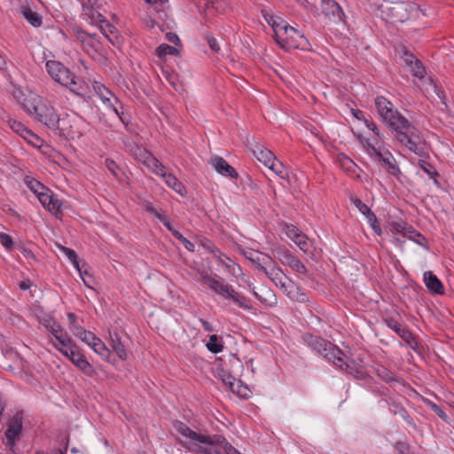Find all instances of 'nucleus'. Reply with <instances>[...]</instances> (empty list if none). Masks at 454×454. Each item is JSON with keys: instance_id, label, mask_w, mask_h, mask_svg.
Wrapping results in <instances>:
<instances>
[{"instance_id": "338daca9", "label": "nucleus", "mask_w": 454, "mask_h": 454, "mask_svg": "<svg viewBox=\"0 0 454 454\" xmlns=\"http://www.w3.org/2000/svg\"><path fill=\"white\" fill-rule=\"evenodd\" d=\"M158 219L164 224V226L172 233L174 236V232L178 231L173 226L171 222L168 220V216L164 214L161 215H158Z\"/></svg>"}, {"instance_id": "7ed1b4c3", "label": "nucleus", "mask_w": 454, "mask_h": 454, "mask_svg": "<svg viewBox=\"0 0 454 454\" xmlns=\"http://www.w3.org/2000/svg\"><path fill=\"white\" fill-rule=\"evenodd\" d=\"M380 9L382 18L390 23L404 22L411 15L418 17L421 12L417 4L409 1L385 0Z\"/></svg>"}, {"instance_id": "a18cd8bd", "label": "nucleus", "mask_w": 454, "mask_h": 454, "mask_svg": "<svg viewBox=\"0 0 454 454\" xmlns=\"http://www.w3.org/2000/svg\"><path fill=\"white\" fill-rule=\"evenodd\" d=\"M61 206V201L55 198L53 195L51 198V201L49 203V206H47L46 209L50 211L52 215L58 216L59 214L62 213Z\"/></svg>"}, {"instance_id": "864d4df0", "label": "nucleus", "mask_w": 454, "mask_h": 454, "mask_svg": "<svg viewBox=\"0 0 454 454\" xmlns=\"http://www.w3.org/2000/svg\"><path fill=\"white\" fill-rule=\"evenodd\" d=\"M36 196H37L39 201L42 203V205L46 208L47 206H49V203L51 201V198H52L53 194L49 190V191H42Z\"/></svg>"}, {"instance_id": "e2e57ef3", "label": "nucleus", "mask_w": 454, "mask_h": 454, "mask_svg": "<svg viewBox=\"0 0 454 454\" xmlns=\"http://www.w3.org/2000/svg\"><path fill=\"white\" fill-rule=\"evenodd\" d=\"M408 238L412 239L417 244H419L422 247L427 246V239L422 234H420L419 232H418L416 231H415V233H412V234L410 233Z\"/></svg>"}, {"instance_id": "79ce46f5", "label": "nucleus", "mask_w": 454, "mask_h": 454, "mask_svg": "<svg viewBox=\"0 0 454 454\" xmlns=\"http://www.w3.org/2000/svg\"><path fill=\"white\" fill-rule=\"evenodd\" d=\"M61 249L63 250V252L65 253L67 257L72 262V263L74 265V267L78 270L80 275H82V270L79 265L76 252L71 248L65 247H62Z\"/></svg>"}, {"instance_id": "052dcab7", "label": "nucleus", "mask_w": 454, "mask_h": 454, "mask_svg": "<svg viewBox=\"0 0 454 454\" xmlns=\"http://www.w3.org/2000/svg\"><path fill=\"white\" fill-rule=\"evenodd\" d=\"M339 160L341 167L346 168L347 171H353V168L356 167L355 162L347 156L342 155Z\"/></svg>"}, {"instance_id": "3c124183", "label": "nucleus", "mask_w": 454, "mask_h": 454, "mask_svg": "<svg viewBox=\"0 0 454 454\" xmlns=\"http://www.w3.org/2000/svg\"><path fill=\"white\" fill-rule=\"evenodd\" d=\"M22 137L26 139L29 144L35 146H40L39 143H42L41 138L30 129L26 131L25 135L22 136Z\"/></svg>"}, {"instance_id": "58836bf2", "label": "nucleus", "mask_w": 454, "mask_h": 454, "mask_svg": "<svg viewBox=\"0 0 454 454\" xmlns=\"http://www.w3.org/2000/svg\"><path fill=\"white\" fill-rule=\"evenodd\" d=\"M403 341L412 349L416 350L418 346V341L413 335V333L409 330L405 329L400 335Z\"/></svg>"}, {"instance_id": "4be33fe9", "label": "nucleus", "mask_w": 454, "mask_h": 454, "mask_svg": "<svg viewBox=\"0 0 454 454\" xmlns=\"http://www.w3.org/2000/svg\"><path fill=\"white\" fill-rule=\"evenodd\" d=\"M160 176L164 179L165 184L178 194L184 196L186 193L184 185L172 173H168L165 170Z\"/></svg>"}, {"instance_id": "774afa93", "label": "nucleus", "mask_w": 454, "mask_h": 454, "mask_svg": "<svg viewBox=\"0 0 454 454\" xmlns=\"http://www.w3.org/2000/svg\"><path fill=\"white\" fill-rule=\"evenodd\" d=\"M402 59L404 63L408 66L413 64L418 59L412 53L408 51L406 49L403 50Z\"/></svg>"}, {"instance_id": "69168bd1", "label": "nucleus", "mask_w": 454, "mask_h": 454, "mask_svg": "<svg viewBox=\"0 0 454 454\" xmlns=\"http://www.w3.org/2000/svg\"><path fill=\"white\" fill-rule=\"evenodd\" d=\"M73 34L76 37V39L81 41L82 43H83L86 37H88L89 35L88 32L84 31L82 28L79 27H73Z\"/></svg>"}, {"instance_id": "603ef678", "label": "nucleus", "mask_w": 454, "mask_h": 454, "mask_svg": "<svg viewBox=\"0 0 454 454\" xmlns=\"http://www.w3.org/2000/svg\"><path fill=\"white\" fill-rule=\"evenodd\" d=\"M174 237L178 239L184 247L190 252H193L195 246L192 242L188 240L184 236H183L179 231L174 232Z\"/></svg>"}, {"instance_id": "37998d69", "label": "nucleus", "mask_w": 454, "mask_h": 454, "mask_svg": "<svg viewBox=\"0 0 454 454\" xmlns=\"http://www.w3.org/2000/svg\"><path fill=\"white\" fill-rule=\"evenodd\" d=\"M393 230L403 236L408 237L409 234L415 233V230L411 226H408L404 223H394L392 224Z\"/></svg>"}, {"instance_id": "13d9d810", "label": "nucleus", "mask_w": 454, "mask_h": 454, "mask_svg": "<svg viewBox=\"0 0 454 454\" xmlns=\"http://www.w3.org/2000/svg\"><path fill=\"white\" fill-rule=\"evenodd\" d=\"M395 449L397 454H410L411 446L406 442L397 441L395 444Z\"/></svg>"}, {"instance_id": "c756f323", "label": "nucleus", "mask_w": 454, "mask_h": 454, "mask_svg": "<svg viewBox=\"0 0 454 454\" xmlns=\"http://www.w3.org/2000/svg\"><path fill=\"white\" fill-rule=\"evenodd\" d=\"M273 256L281 262L282 264H287L294 256L287 248L278 247L272 250Z\"/></svg>"}, {"instance_id": "cd10ccee", "label": "nucleus", "mask_w": 454, "mask_h": 454, "mask_svg": "<svg viewBox=\"0 0 454 454\" xmlns=\"http://www.w3.org/2000/svg\"><path fill=\"white\" fill-rule=\"evenodd\" d=\"M388 410L393 415L399 416L410 425L412 424V419H411L408 411L400 403L394 401L390 402L388 403Z\"/></svg>"}, {"instance_id": "9b49d317", "label": "nucleus", "mask_w": 454, "mask_h": 454, "mask_svg": "<svg viewBox=\"0 0 454 454\" xmlns=\"http://www.w3.org/2000/svg\"><path fill=\"white\" fill-rule=\"evenodd\" d=\"M351 201L356 207V208L367 218L373 231L377 235H381L382 231L380 225L375 214L371 210V208L358 198H351Z\"/></svg>"}, {"instance_id": "a211bd4d", "label": "nucleus", "mask_w": 454, "mask_h": 454, "mask_svg": "<svg viewBox=\"0 0 454 454\" xmlns=\"http://www.w3.org/2000/svg\"><path fill=\"white\" fill-rule=\"evenodd\" d=\"M424 282L427 288L434 294H442L444 287L441 280L432 271H426L424 273Z\"/></svg>"}, {"instance_id": "393cba45", "label": "nucleus", "mask_w": 454, "mask_h": 454, "mask_svg": "<svg viewBox=\"0 0 454 454\" xmlns=\"http://www.w3.org/2000/svg\"><path fill=\"white\" fill-rule=\"evenodd\" d=\"M20 13L35 27L42 25V16L34 12L29 6H21Z\"/></svg>"}, {"instance_id": "5fc2aeb1", "label": "nucleus", "mask_w": 454, "mask_h": 454, "mask_svg": "<svg viewBox=\"0 0 454 454\" xmlns=\"http://www.w3.org/2000/svg\"><path fill=\"white\" fill-rule=\"evenodd\" d=\"M105 165L113 176L119 178V171H121V169L114 160L109 158L106 159Z\"/></svg>"}, {"instance_id": "412c9836", "label": "nucleus", "mask_w": 454, "mask_h": 454, "mask_svg": "<svg viewBox=\"0 0 454 454\" xmlns=\"http://www.w3.org/2000/svg\"><path fill=\"white\" fill-rule=\"evenodd\" d=\"M110 334V345L113 348V350L117 354V356L121 360L127 359V351L125 348V346L121 340V337L117 331L109 332Z\"/></svg>"}, {"instance_id": "4c0bfd02", "label": "nucleus", "mask_w": 454, "mask_h": 454, "mask_svg": "<svg viewBox=\"0 0 454 454\" xmlns=\"http://www.w3.org/2000/svg\"><path fill=\"white\" fill-rule=\"evenodd\" d=\"M235 304H237L239 307L246 309H251L252 304L250 301L244 296L243 294L236 292L232 298L231 299Z\"/></svg>"}, {"instance_id": "2eb2a0df", "label": "nucleus", "mask_w": 454, "mask_h": 454, "mask_svg": "<svg viewBox=\"0 0 454 454\" xmlns=\"http://www.w3.org/2000/svg\"><path fill=\"white\" fill-rule=\"evenodd\" d=\"M211 164L221 175L237 179L238 172L223 158L215 156L211 160Z\"/></svg>"}, {"instance_id": "0eeeda50", "label": "nucleus", "mask_w": 454, "mask_h": 454, "mask_svg": "<svg viewBox=\"0 0 454 454\" xmlns=\"http://www.w3.org/2000/svg\"><path fill=\"white\" fill-rule=\"evenodd\" d=\"M371 150L374 154L372 159L380 163L390 175L397 176L401 174L398 165L388 150L386 149L382 151L380 148H371Z\"/></svg>"}, {"instance_id": "5701e85b", "label": "nucleus", "mask_w": 454, "mask_h": 454, "mask_svg": "<svg viewBox=\"0 0 454 454\" xmlns=\"http://www.w3.org/2000/svg\"><path fill=\"white\" fill-rule=\"evenodd\" d=\"M126 148L128 152L134 157L135 160H137L139 162H142L143 164H145V162L147 160V157L151 154L149 151L141 146H138L135 143H128L126 145Z\"/></svg>"}, {"instance_id": "1a4fd4ad", "label": "nucleus", "mask_w": 454, "mask_h": 454, "mask_svg": "<svg viewBox=\"0 0 454 454\" xmlns=\"http://www.w3.org/2000/svg\"><path fill=\"white\" fill-rule=\"evenodd\" d=\"M22 412H17L7 422V429L4 433L7 442L6 445L13 446L15 441L22 431Z\"/></svg>"}, {"instance_id": "09e8293b", "label": "nucleus", "mask_w": 454, "mask_h": 454, "mask_svg": "<svg viewBox=\"0 0 454 454\" xmlns=\"http://www.w3.org/2000/svg\"><path fill=\"white\" fill-rule=\"evenodd\" d=\"M262 15L263 16L267 23L272 27L274 32L275 28H278L283 23V21L278 22L275 17L272 14L269 13L268 11L266 10H262Z\"/></svg>"}, {"instance_id": "423d86ee", "label": "nucleus", "mask_w": 454, "mask_h": 454, "mask_svg": "<svg viewBox=\"0 0 454 454\" xmlns=\"http://www.w3.org/2000/svg\"><path fill=\"white\" fill-rule=\"evenodd\" d=\"M275 41L282 48H298V39H303V35L294 27L282 23L278 28H275Z\"/></svg>"}, {"instance_id": "ddd939ff", "label": "nucleus", "mask_w": 454, "mask_h": 454, "mask_svg": "<svg viewBox=\"0 0 454 454\" xmlns=\"http://www.w3.org/2000/svg\"><path fill=\"white\" fill-rule=\"evenodd\" d=\"M71 362L78 367L86 376L93 378L97 375L96 370L89 363L82 352L78 348L77 351H70Z\"/></svg>"}, {"instance_id": "680f3d73", "label": "nucleus", "mask_w": 454, "mask_h": 454, "mask_svg": "<svg viewBox=\"0 0 454 454\" xmlns=\"http://www.w3.org/2000/svg\"><path fill=\"white\" fill-rule=\"evenodd\" d=\"M97 336L90 331H87L85 330L83 333H82V335L80 336V339L87 343L89 346H91V344L97 340Z\"/></svg>"}, {"instance_id": "f03ea898", "label": "nucleus", "mask_w": 454, "mask_h": 454, "mask_svg": "<svg viewBox=\"0 0 454 454\" xmlns=\"http://www.w3.org/2000/svg\"><path fill=\"white\" fill-rule=\"evenodd\" d=\"M25 112L47 128L57 130L59 129V115L51 103L39 96L26 98L21 103Z\"/></svg>"}, {"instance_id": "39448f33", "label": "nucleus", "mask_w": 454, "mask_h": 454, "mask_svg": "<svg viewBox=\"0 0 454 454\" xmlns=\"http://www.w3.org/2000/svg\"><path fill=\"white\" fill-rule=\"evenodd\" d=\"M50 76L60 85L67 87L70 91L81 95L80 87L76 82V76L69 68L61 62L56 60H48L45 65Z\"/></svg>"}, {"instance_id": "49530a36", "label": "nucleus", "mask_w": 454, "mask_h": 454, "mask_svg": "<svg viewBox=\"0 0 454 454\" xmlns=\"http://www.w3.org/2000/svg\"><path fill=\"white\" fill-rule=\"evenodd\" d=\"M219 377L223 383L229 387H233V385L236 381V378L231 374V372L222 370V372L219 373Z\"/></svg>"}, {"instance_id": "20e7f679", "label": "nucleus", "mask_w": 454, "mask_h": 454, "mask_svg": "<svg viewBox=\"0 0 454 454\" xmlns=\"http://www.w3.org/2000/svg\"><path fill=\"white\" fill-rule=\"evenodd\" d=\"M302 339L308 346L337 367L343 369V365L348 366L343 359L344 353L342 350L331 341L311 333L303 334Z\"/></svg>"}, {"instance_id": "f704fd0d", "label": "nucleus", "mask_w": 454, "mask_h": 454, "mask_svg": "<svg viewBox=\"0 0 454 454\" xmlns=\"http://www.w3.org/2000/svg\"><path fill=\"white\" fill-rule=\"evenodd\" d=\"M385 324L392 329L398 336L406 329L401 323H399L393 317H387L384 318Z\"/></svg>"}, {"instance_id": "2f4dec72", "label": "nucleus", "mask_w": 454, "mask_h": 454, "mask_svg": "<svg viewBox=\"0 0 454 454\" xmlns=\"http://www.w3.org/2000/svg\"><path fill=\"white\" fill-rule=\"evenodd\" d=\"M156 54L160 59H163L167 55L177 56L179 55V50L167 43H162L157 47Z\"/></svg>"}, {"instance_id": "4468645a", "label": "nucleus", "mask_w": 454, "mask_h": 454, "mask_svg": "<svg viewBox=\"0 0 454 454\" xmlns=\"http://www.w3.org/2000/svg\"><path fill=\"white\" fill-rule=\"evenodd\" d=\"M322 10L326 16L333 19L334 21H343L345 19L343 10L334 0H323Z\"/></svg>"}, {"instance_id": "c85d7f7f", "label": "nucleus", "mask_w": 454, "mask_h": 454, "mask_svg": "<svg viewBox=\"0 0 454 454\" xmlns=\"http://www.w3.org/2000/svg\"><path fill=\"white\" fill-rule=\"evenodd\" d=\"M153 173L161 176L166 170V167L161 164L159 160L154 157L152 153L147 157L146 161L144 164Z\"/></svg>"}, {"instance_id": "7c9ffc66", "label": "nucleus", "mask_w": 454, "mask_h": 454, "mask_svg": "<svg viewBox=\"0 0 454 454\" xmlns=\"http://www.w3.org/2000/svg\"><path fill=\"white\" fill-rule=\"evenodd\" d=\"M207 348L210 352L214 354L220 353L223 349L222 338L218 337L216 334L210 335L209 340L207 343Z\"/></svg>"}, {"instance_id": "aec40b11", "label": "nucleus", "mask_w": 454, "mask_h": 454, "mask_svg": "<svg viewBox=\"0 0 454 454\" xmlns=\"http://www.w3.org/2000/svg\"><path fill=\"white\" fill-rule=\"evenodd\" d=\"M411 71L412 73V75L418 77L420 81L427 80L429 82L430 85L433 86L434 90L439 95L438 93V87L432 77L426 78V69L423 66L422 62L419 59H416L413 64L410 65Z\"/></svg>"}, {"instance_id": "c9c22d12", "label": "nucleus", "mask_w": 454, "mask_h": 454, "mask_svg": "<svg viewBox=\"0 0 454 454\" xmlns=\"http://www.w3.org/2000/svg\"><path fill=\"white\" fill-rule=\"evenodd\" d=\"M90 347L97 354L102 357L108 358L110 350L106 347L105 343L99 338H97V340H95Z\"/></svg>"}, {"instance_id": "0e129e2a", "label": "nucleus", "mask_w": 454, "mask_h": 454, "mask_svg": "<svg viewBox=\"0 0 454 454\" xmlns=\"http://www.w3.org/2000/svg\"><path fill=\"white\" fill-rule=\"evenodd\" d=\"M364 124L370 130H372L379 137V139L382 140L384 138L378 126L372 121L364 119Z\"/></svg>"}, {"instance_id": "c03bdc74", "label": "nucleus", "mask_w": 454, "mask_h": 454, "mask_svg": "<svg viewBox=\"0 0 454 454\" xmlns=\"http://www.w3.org/2000/svg\"><path fill=\"white\" fill-rule=\"evenodd\" d=\"M8 125L14 132L21 137L24 136L26 131L28 130V129L23 123L13 119L8 120Z\"/></svg>"}, {"instance_id": "bf43d9fd", "label": "nucleus", "mask_w": 454, "mask_h": 454, "mask_svg": "<svg viewBox=\"0 0 454 454\" xmlns=\"http://www.w3.org/2000/svg\"><path fill=\"white\" fill-rule=\"evenodd\" d=\"M0 243L7 249H12L14 246L12 238L4 232H0Z\"/></svg>"}, {"instance_id": "ea45409f", "label": "nucleus", "mask_w": 454, "mask_h": 454, "mask_svg": "<svg viewBox=\"0 0 454 454\" xmlns=\"http://www.w3.org/2000/svg\"><path fill=\"white\" fill-rule=\"evenodd\" d=\"M43 325L45 328L51 333V334L56 337L59 335V331H62L61 325L56 322L53 318L44 319Z\"/></svg>"}, {"instance_id": "b1692460", "label": "nucleus", "mask_w": 454, "mask_h": 454, "mask_svg": "<svg viewBox=\"0 0 454 454\" xmlns=\"http://www.w3.org/2000/svg\"><path fill=\"white\" fill-rule=\"evenodd\" d=\"M375 373L383 381L388 384L402 383V379L395 376L389 369L383 365H378L375 368Z\"/></svg>"}, {"instance_id": "bb28decb", "label": "nucleus", "mask_w": 454, "mask_h": 454, "mask_svg": "<svg viewBox=\"0 0 454 454\" xmlns=\"http://www.w3.org/2000/svg\"><path fill=\"white\" fill-rule=\"evenodd\" d=\"M90 6H88L86 4H82L83 12L86 16L91 20L92 23H102L105 21V17L99 13L96 9L95 6L98 8L99 5L98 4V1L96 2V4H89Z\"/></svg>"}, {"instance_id": "de8ad7c7", "label": "nucleus", "mask_w": 454, "mask_h": 454, "mask_svg": "<svg viewBox=\"0 0 454 454\" xmlns=\"http://www.w3.org/2000/svg\"><path fill=\"white\" fill-rule=\"evenodd\" d=\"M419 166L430 176V177H435L438 176L439 174L435 170V168L427 160H419Z\"/></svg>"}, {"instance_id": "8fccbe9b", "label": "nucleus", "mask_w": 454, "mask_h": 454, "mask_svg": "<svg viewBox=\"0 0 454 454\" xmlns=\"http://www.w3.org/2000/svg\"><path fill=\"white\" fill-rule=\"evenodd\" d=\"M207 439L208 442H200L201 443H206L209 445H219L223 446V443L227 441L226 438L223 435L215 434L214 436L203 435Z\"/></svg>"}, {"instance_id": "a878e982", "label": "nucleus", "mask_w": 454, "mask_h": 454, "mask_svg": "<svg viewBox=\"0 0 454 454\" xmlns=\"http://www.w3.org/2000/svg\"><path fill=\"white\" fill-rule=\"evenodd\" d=\"M94 89L105 104L113 106V103L119 102L118 98L112 93V91L103 84H97Z\"/></svg>"}, {"instance_id": "a19ab883", "label": "nucleus", "mask_w": 454, "mask_h": 454, "mask_svg": "<svg viewBox=\"0 0 454 454\" xmlns=\"http://www.w3.org/2000/svg\"><path fill=\"white\" fill-rule=\"evenodd\" d=\"M304 253H309L310 244L305 234L294 236L293 240Z\"/></svg>"}, {"instance_id": "f8f14e48", "label": "nucleus", "mask_w": 454, "mask_h": 454, "mask_svg": "<svg viewBox=\"0 0 454 454\" xmlns=\"http://www.w3.org/2000/svg\"><path fill=\"white\" fill-rule=\"evenodd\" d=\"M200 280L221 297L223 296L224 293H227L228 284L224 283L216 274L209 275L204 271L200 272Z\"/></svg>"}, {"instance_id": "72a5a7b5", "label": "nucleus", "mask_w": 454, "mask_h": 454, "mask_svg": "<svg viewBox=\"0 0 454 454\" xmlns=\"http://www.w3.org/2000/svg\"><path fill=\"white\" fill-rule=\"evenodd\" d=\"M230 390L233 394L243 398L248 397L251 392L250 389L246 385H244L239 380L235 381L233 387H231Z\"/></svg>"}, {"instance_id": "4d7b16f0", "label": "nucleus", "mask_w": 454, "mask_h": 454, "mask_svg": "<svg viewBox=\"0 0 454 454\" xmlns=\"http://www.w3.org/2000/svg\"><path fill=\"white\" fill-rule=\"evenodd\" d=\"M204 39L207 42L209 48L214 52H218L219 51L220 47H219L215 38L209 32H206L204 34Z\"/></svg>"}, {"instance_id": "f3484780", "label": "nucleus", "mask_w": 454, "mask_h": 454, "mask_svg": "<svg viewBox=\"0 0 454 454\" xmlns=\"http://www.w3.org/2000/svg\"><path fill=\"white\" fill-rule=\"evenodd\" d=\"M174 428L181 434L183 436L190 438L191 440L196 442H208L207 438H205L202 434H197L195 431L192 430L185 423L176 420L173 422Z\"/></svg>"}, {"instance_id": "9d476101", "label": "nucleus", "mask_w": 454, "mask_h": 454, "mask_svg": "<svg viewBox=\"0 0 454 454\" xmlns=\"http://www.w3.org/2000/svg\"><path fill=\"white\" fill-rule=\"evenodd\" d=\"M245 257L249 260L262 273L266 272L268 267L273 265V260L270 256L262 254L258 251L249 250L244 252Z\"/></svg>"}, {"instance_id": "f257e3e1", "label": "nucleus", "mask_w": 454, "mask_h": 454, "mask_svg": "<svg viewBox=\"0 0 454 454\" xmlns=\"http://www.w3.org/2000/svg\"><path fill=\"white\" fill-rule=\"evenodd\" d=\"M375 106L382 121L395 132V137L402 145L420 157L427 155L426 142L420 131L394 109L388 99L378 96L375 98Z\"/></svg>"}, {"instance_id": "e433bc0d", "label": "nucleus", "mask_w": 454, "mask_h": 454, "mask_svg": "<svg viewBox=\"0 0 454 454\" xmlns=\"http://www.w3.org/2000/svg\"><path fill=\"white\" fill-rule=\"evenodd\" d=\"M286 265H288L290 268H292L294 270H295L299 274H302V275L308 274V270H307L306 266L296 256H294Z\"/></svg>"}, {"instance_id": "6e6d98bb", "label": "nucleus", "mask_w": 454, "mask_h": 454, "mask_svg": "<svg viewBox=\"0 0 454 454\" xmlns=\"http://www.w3.org/2000/svg\"><path fill=\"white\" fill-rule=\"evenodd\" d=\"M57 341L62 346H69L73 344L72 339L68 336L67 333H65L63 330L59 331V335L55 337Z\"/></svg>"}, {"instance_id": "dca6fc26", "label": "nucleus", "mask_w": 454, "mask_h": 454, "mask_svg": "<svg viewBox=\"0 0 454 454\" xmlns=\"http://www.w3.org/2000/svg\"><path fill=\"white\" fill-rule=\"evenodd\" d=\"M98 24L100 32L104 37L107 39L109 43L114 46H119L121 43V39L118 35L116 27L106 20L104 22Z\"/></svg>"}, {"instance_id": "6e6552de", "label": "nucleus", "mask_w": 454, "mask_h": 454, "mask_svg": "<svg viewBox=\"0 0 454 454\" xmlns=\"http://www.w3.org/2000/svg\"><path fill=\"white\" fill-rule=\"evenodd\" d=\"M264 274L276 285V286H278L283 293L290 295V289L293 287V282L280 268L275 267L274 265L272 267L270 266V269H267Z\"/></svg>"}, {"instance_id": "6ab92c4d", "label": "nucleus", "mask_w": 454, "mask_h": 454, "mask_svg": "<svg viewBox=\"0 0 454 454\" xmlns=\"http://www.w3.org/2000/svg\"><path fill=\"white\" fill-rule=\"evenodd\" d=\"M254 154L257 160L262 162L265 166H274L276 157L271 151L263 147L261 145H256L254 149Z\"/></svg>"}, {"instance_id": "473e14b6", "label": "nucleus", "mask_w": 454, "mask_h": 454, "mask_svg": "<svg viewBox=\"0 0 454 454\" xmlns=\"http://www.w3.org/2000/svg\"><path fill=\"white\" fill-rule=\"evenodd\" d=\"M25 184L36 195L40 193L42 191H49V189L44 186L43 184H41L39 181L35 180L33 177L26 176Z\"/></svg>"}]
</instances>
